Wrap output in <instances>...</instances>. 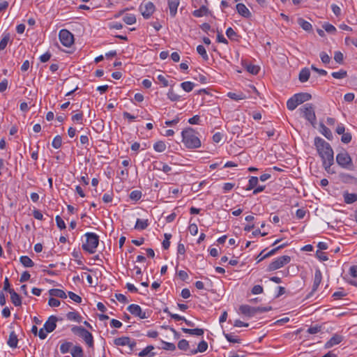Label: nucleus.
I'll use <instances>...</instances> for the list:
<instances>
[{"label":"nucleus","mask_w":357,"mask_h":357,"mask_svg":"<svg viewBox=\"0 0 357 357\" xmlns=\"http://www.w3.org/2000/svg\"><path fill=\"white\" fill-rule=\"evenodd\" d=\"M226 35L228 37V38L231 40L238 41L240 38V36L231 27H229L227 29Z\"/></svg>","instance_id":"nucleus-27"},{"label":"nucleus","mask_w":357,"mask_h":357,"mask_svg":"<svg viewBox=\"0 0 357 357\" xmlns=\"http://www.w3.org/2000/svg\"><path fill=\"white\" fill-rule=\"evenodd\" d=\"M321 280H322L321 272L320 270L317 269V270H316L315 273H314V278L313 283L319 285L321 282Z\"/></svg>","instance_id":"nucleus-52"},{"label":"nucleus","mask_w":357,"mask_h":357,"mask_svg":"<svg viewBox=\"0 0 357 357\" xmlns=\"http://www.w3.org/2000/svg\"><path fill=\"white\" fill-rule=\"evenodd\" d=\"M344 199L346 204H353L357 201V194L347 192L344 194Z\"/></svg>","instance_id":"nucleus-22"},{"label":"nucleus","mask_w":357,"mask_h":357,"mask_svg":"<svg viewBox=\"0 0 357 357\" xmlns=\"http://www.w3.org/2000/svg\"><path fill=\"white\" fill-rule=\"evenodd\" d=\"M301 109L303 113L305 119L310 121L312 126L314 127L317 119L313 105L312 104L307 103L304 105Z\"/></svg>","instance_id":"nucleus-4"},{"label":"nucleus","mask_w":357,"mask_h":357,"mask_svg":"<svg viewBox=\"0 0 357 357\" xmlns=\"http://www.w3.org/2000/svg\"><path fill=\"white\" fill-rule=\"evenodd\" d=\"M178 348L182 351H187L189 349V342L185 339L181 340L178 343Z\"/></svg>","instance_id":"nucleus-48"},{"label":"nucleus","mask_w":357,"mask_h":357,"mask_svg":"<svg viewBox=\"0 0 357 357\" xmlns=\"http://www.w3.org/2000/svg\"><path fill=\"white\" fill-rule=\"evenodd\" d=\"M334 59L337 63H340V64L343 63V61H344L343 54L340 51L335 52Z\"/></svg>","instance_id":"nucleus-50"},{"label":"nucleus","mask_w":357,"mask_h":357,"mask_svg":"<svg viewBox=\"0 0 357 357\" xmlns=\"http://www.w3.org/2000/svg\"><path fill=\"white\" fill-rule=\"evenodd\" d=\"M246 70L252 75H257L259 71V67L255 65L249 64L246 66Z\"/></svg>","instance_id":"nucleus-49"},{"label":"nucleus","mask_w":357,"mask_h":357,"mask_svg":"<svg viewBox=\"0 0 357 357\" xmlns=\"http://www.w3.org/2000/svg\"><path fill=\"white\" fill-rule=\"evenodd\" d=\"M49 294L53 297H58L61 298H66L67 297L66 294L61 289H51L49 290Z\"/></svg>","instance_id":"nucleus-21"},{"label":"nucleus","mask_w":357,"mask_h":357,"mask_svg":"<svg viewBox=\"0 0 357 357\" xmlns=\"http://www.w3.org/2000/svg\"><path fill=\"white\" fill-rule=\"evenodd\" d=\"M240 312L245 316L249 317H254L257 314V307H252L248 305H242L239 307Z\"/></svg>","instance_id":"nucleus-11"},{"label":"nucleus","mask_w":357,"mask_h":357,"mask_svg":"<svg viewBox=\"0 0 357 357\" xmlns=\"http://www.w3.org/2000/svg\"><path fill=\"white\" fill-rule=\"evenodd\" d=\"M320 58L321 61L325 64L329 63L331 61L330 56L325 52H321L320 53Z\"/></svg>","instance_id":"nucleus-59"},{"label":"nucleus","mask_w":357,"mask_h":357,"mask_svg":"<svg viewBox=\"0 0 357 357\" xmlns=\"http://www.w3.org/2000/svg\"><path fill=\"white\" fill-rule=\"evenodd\" d=\"M167 97L172 101H178L180 100L181 96L176 93L173 89H170L167 93Z\"/></svg>","instance_id":"nucleus-46"},{"label":"nucleus","mask_w":357,"mask_h":357,"mask_svg":"<svg viewBox=\"0 0 357 357\" xmlns=\"http://www.w3.org/2000/svg\"><path fill=\"white\" fill-rule=\"evenodd\" d=\"M287 245V243H284V244H282L280 245H278V247H276V248L272 249L271 250H270L268 252H267L264 255H262V254L264 252V250H263L257 257V262L259 263V262L261 261L263 259H266L267 257H269L275 255L278 250L284 248Z\"/></svg>","instance_id":"nucleus-12"},{"label":"nucleus","mask_w":357,"mask_h":357,"mask_svg":"<svg viewBox=\"0 0 357 357\" xmlns=\"http://www.w3.org/2000/svg\"><path fill=\"white\" fill-rule=\"evenodd\" d=\"M321 326L316 325V326L310 327L307 329V332L310 334H316L321 331Z\"/></svg>","instance_id":"nucleus-60"},{"label":"nucleus","mask_w":357,"mask_h":357,"mask_svg":"<svg viewBox=\"0 0 357 357\" xmlns=\"http://www.w3.org/2000/svg\"><path fill=\"white\" fill-rule=\"evenodd\" d=\"M182 142L188 149H197L201 146V141L196 135L195 130L188 128L181 132Z\"/></svg>","instance_id":"nucleus-2"},{"label":"nucleus","mask_w":357,"mask_h":357,"mask_svg":"<svg viewBox=\"0 0 357 357\" xmlns=\"http://www.w3.org/2000/svg\"><path fill=\"white\" fill-rule=\"evenodd\" d=\"M20 261L25 267H33L34 266L33 261L28 256L20 257Z\"/></svg>","instance_id":"nucleus-34"},{"label":"nucleus","mask_w":357,"mask_h":357,"mask_svg":"<svg viewBox=\"0 0 357 357\" xmlns=\"http://www.w3.org/2000/svg\"><path fill=\"white\" fill-rule=\"evenodd\" d=\"M86 329L82 326H73L71 329L72 332L76 335H78L79 337L81 336V334H83L84 331H86Z\"/></svg>","instance_id":"nucleus-53"},{"label":"nucleus","mask_w":357,"mask_h":357,"mask_svg":"<svg viewBox=\"0 0 357 357\" xmlns=\"http://www.w3.org/2000/svg\"><path fill=\"white\" fill-rule=\"evenodd\" d=\"M58 318L56 316H50L44 324V328L46 333L54 331L56 327V321Z\"/></svg>","instance_id":"nucleus-10"},{"label":"nucleus","mask_w":357,"mask_h":357,"mask_svg":"<svg viewBox=\"0 0 357 357\" xmlns=\"http://www.w3.org/2000/svg\"><path fill=\"white\" fill-rule=\"evenodd\" d=\"M208 9L205 6H202L199 9L193 11L192 15L196 17H201L208 13Z\"/></svg>","instance_id":"nucleus-28"},{"label":"nucleus","mask_w":357,"mask_h":357,"mask_svg":"<svg viewBox=\"0 0 357 357\" xmlns=\"http://www.w3.org/2000/svg\"><path fill=\"white\" fill-rule=\"evenodd\" d=\"M310 75V70L307 68H304L301 70V72L299 73L298 79L301 82H305L308 80Z\"/></svg>","instance_id":"nucleus-23"},{"label":"nucleus","mask_w":357,"mask_h":357,"mask_svg":"<svg viewBox=\"0 0 357 357\" xmlns=\"http://www.w3.org/2000/svg\"><path fill=\"white\" fill-rule=\"evenodd\" d=\"M18 339L14 331H12L9 335L8 344L12 348H16L17 346Z\"/></svg>","instance_id":"nucleus-24"},{"label":"nucleus","mask_w":357,"mask_h":357,"mask_svg":"<svg viewBox=\"0 0 357 357\" xmlns=\"http://www.w3.org/2000/svg\"><path fill=\"white\" fill-rule=\"evenodd\" d=\"M139 10L145 19H149L155 11V6L151 1H148L140 5Z\"/></svg>","instance_id":"nucleus-8"},{"label":"nucleus","mask_w":357,"mask_h":357,"mask_svg":"<svg viewBox=\"0 0 357 357\" xmlns=\"http://www.w3.org/2000/svg\"><path fill=\"white\" fill-rule=\"evenodd\" d=\"M114 343L116 346H126L129 344L130 343V337H121L114 339Z\"/></svg>","instance_id":"nucleus-29"},{"label":"nucleus","mask_w":357,"mask_h":357,"mask_svg":"<svg viewBox=\"0 0 357 357\" xmlns=\"http://www.w3.org/2000/svg\"><path fill=\"white\" fill-rule=\"evenodd\" d=\"M316 257L321 261H327L328 259L326 254L320 250L316 252Z\"/></svg>","instance_id":"nucleus-62"},{"label":"nucleus","mask_w":357,"mask_h":357,"mask_svg":"<svg viewBox=\"0 0 357 357\" xmlns=\"http://www.w3.org/2000/svg\"><path fill=\"white\" fill-rule=\"evenodd\" d=\"M9 40V33L5 34L0 41V50H3L6 47Z\"/></svg>","instance_id":"nucleus-45"},{"label":"nucleus","mask_w":357,"mask_h":357,"mask_svg":"<svg viewBox=\"0 0 357 357\" xmlns=\"http://www.w3.org/2000/svg\"><path fill=\"white\" fill-rule=\"evenodd\" d=\"M195 84L191 82H184L181 84V87L186 92L192 91Z\"/></svg>","instance_id":"nucleus-42"},{"label":"nucleus","mask_w":357,"mask_h":357,"mask_svg":"<svg viewBox=\"0 0 357 357\" xmlns=\"http://www.w3.org/2000/svg\"><path fill=\"white\" fill-rule=\"evenodd\" d=\"M71 355L73 357H84L83 349L80 346H75L72 349Z\"/></svg>","instance_id":"nucleus-33"},{"label":"nucleus","mask_w":357,"mask_h":357,"mask_svg":"<svg viewBox=\"0 0 357 357\" xmlns=\"http://www.w3.org/2000/svg\"><path fill=\"white\" fill-rule=\"evenodd\" d=\"M72 120L74 122H78V123L82 124L83 114L81 112V113H78V114L73 115L72 116Z\"/></svg>","instance_id":"nucleus-63"},{"label":"nucleus","mask_w":357,"mask_h":357,"mask_svg":"<svg viewBox=\"0 0 357 357\" xmlns=\"http://www.w3.org/2000/svg\"><path fill=\"white\" fill-rule=\"evenodd\" d=\"M182 331L185 333H188L190 335H195L197 336H202L203 335L204 331L202 328H182Z\"/></svg>","instance_id":"nucleus-19"},{"label":"nucleus","mask_w":357,"mask_h":357,"mask_svg":"<svg viewBox=\"0 0 357 357\" xmlns=\"http://www.w3.org/2000/svg\"><path fill=\"white\" fill-rule=\"evenodd\" d=\"M224 336L225 338L231 343H241V339L238 338L237 336H235L232 335L231 333H223Z\"/></svg>","instance_id":"nucleus-37"},{"label":"nucleus","mask_w":357,"mask_h":357,"mask_svg":"<svg viewBox=\"0 0 357 357\" xmlns=\"http://www.w3.org/2000/svg\"><path fill=\"white\" fill-rule=\"evenodd\" d=\"M10 300L15 306H20L22 305V300L18 294L15 290L10 291Z\"/></svg>","instance_id":"nucleus-18"},{"label":"nucleus","mask_w":357,"mask_h":357,"mask_svg":"<svg viewBox=\"0 0 357 357\" xmlns=\"http://www.w3.org/2000/svg\"><path fill=\"white\" fill-rule=\"evenodd\" d=\"M320 132L321 133L328 139L331 140L333 139V134L329 128H328L323 123H320Z\"/></svg>","instance_id":"nucleus-20"},{"label":"nucleus","mask_w":357,"mask_h":357,"mask_svg":"<svg viewBox=\"0 0 357 357\" xmlns=\"http://www.w3.org/2000/svg\"><path fill=\"white\" fill-rule=\"evenodd\" d=\"M352 136L351 134L349 132H345L342 135L341 137L342 142L344 144H348L351 141Z\"/></svg>","instance_id":"nucleus-55"},{"label":"nucleus","mask_w":357,"mask_h":357,"mask_svg":"<svg viewBox=\"0 0 357 357\" xmlns=\"http://www.w3.org/2000/svg\"><path fill=\"white\" fill-rule=\"evenodd\" d=\"M291 261V257L287 255L280 257L272 261L268 266L267 270L268 271H273L283 267L285 264H287Z\"/></svg>","instance_id":"nucleus-5"},{"label":"nucleus","mask_w":357,"mask_h":357,"mask_svg":"<svg viewBox=\"0 0 357 357\" xmlns=\"http://www.w3.org/2000/svg\"><path fill=\"white\" fill-rule=\"evenodd\" d=\"M153 149L157 152H163L166 149V145L164 142L158 141L153 145Z\"/></svg>","instance_id":"nucleus-41"},{"label":"nucleus","mask_w":357,"mask_h":357,"mask_svg":"<svg viewBox=\"0 0 357 357\" xmlns=\"http://www.w3.org/2000/svg\"><path fill=\"white\" fill-rule=\"evenodd\" d=\"M258 184V178L256 176H251L249 179L248 185L246 190H250L255 188Z\"/></svg>","instance_id":"nucleus-38"},{"label":"nucleus","mask_w":357,"mask_h":357,"mask_svg":"<svg viewBox=\"0 0 357 357\" xmlns=\"http://www.w3.org/2000/svg\"><path fill=\"white\" fill-rule=\"evenodd\" d=\"M149 225L148 220H141L138 218L136 221L135 229L143 230L145 229Z\"/></svg>","instance_id":"nucleus-31"},{"label":"nucleus","mask_w":357,"mask_h":357,"mask_svg":"<svg viewBox=\"0 0 357 357\" xmlns=\"http://www.w3.org/2000/svg\"><path fill=\"white\" fill-rule=\"evenodd\" d=\"M72 346H73L72 342H65L61 344L60 351L62 354H66L69 351V350L72 347Z\"/></svg>","instance_id":"nucleus-43"},{"label":"nucleus","mask_w":357,"mask_h":357,"mask_svg":"<svg viewBox=\"0 0 357 357\" xmlns=\"http://www.w3.org/2000/svg\"><path fill=\"white\" fill-rule=\"evenodd\" d=\"M163 344L162 349L165 350L174 351L176 349V346L173 343L162 341Z\"/></svg>","instance_id":"nucleus-54"},{"label":"nucleus","mask_w":357,"mask_h":357,"mask_svg":"<svg viewBox=\"0 0 357 357\" xmlns=\"http://www.w3.org/2000/svg\"><path fill=\"white\" fill-rule=\"evenodd\" d=\"M197 52L199 54L202 56L204 60L207 61L208 59V56L206 53L205 47L203 45H198L197 47Z\"/></svg>","instance_id":"nucleus-39"},{"label":"nucleus","mask_w":357,"mask_h":357,"mask_svg":"<svg viewBox=\"0 0 357 357\" xmlns=\"http://www.w3.org/2000/svg\"><path fill=\"white\" fill-rule=\"evenodd\" d=\"M331 75L335 79H343V78H345L347 76V73L344 70H340L338 72H333V73H332Z\"/></svg>","instance_id":"nucleus-44"},{"label":"nucleus","mask_w":357,"mask_h":357,"mask_svg":"<svg viewBox=\"0 0 357 357\" xmlns=\"http://www.w3.org/2000/svg\"><path fill=\"white\" fill-rule=\"evenodd\" d=\"M86 243L82 245V249L88 252L93 254L98 245L99 237L94 233H86Z\"/></svg>","instance_id":"nucleus-3"},{"label":"nucleus","mask_w":357,"mask_h":357,"mask_svg":"<svg viewBox=\"0 0 357 357\" xmlns=\"http://www.w3.org/2000/svg\"><path fill=\"white\" fill-rule=\"evenodd\" d=\"M62 144V138L60 135H56L52 142V145L54 149H59Z\"/></svg>","instance_id":"nucleus-47"},{"label":"nucleus","mask_w":357,"mask_h":357,"mask_svg":"<svg viewBox=\"0 0 357 357\" xmlns=\"http://www.w3.org/2000/svg\"><path fill=\"white\" fill-rule=\"evenodd\" d=\"M227 96L234 100H240L245 98V96L243 93H236L229 92Z\"/></svg>","instance_id":"nucleus-40"},{"label":"nucleus","mask_w":357,"mask_h":357,"mask_svg":"<svg viewBox=\"0 0 357 357\" xmlns=\"http://www.w3.org/2000/svg\"><path fill=\"white\" fill-rule=\"evenodd\" d=\"M295 98L297 99L299 105L306 102L312 98L311 94L308 93H299L294 95Z\"/></svg>","instance_id":"nucleus-17"},{"label":"nucleus","mask_w":357,"mask_h":357,"mask_svg":"<svg viewBox=\"0 0 357 357\" xmlns=\"http://www.w3.org/2000/svg\"><path fill=\"white\" fill-rule=\"evenodd\" d=\"M129 197L132 200L137 201L142 197V192L139 190H133L130 192Z\"/></svg>","instance_id":"nucleus-51"},{"label":"nucleus","mask_w":357,"mask_h":357,"mask_svg":"<svg viewBox=\"0 0 357 357\" xmlns=\"http://www.w3.org/2000/svg\"><path fill=\"white\" fill-rule=\"evenodd\" d=\"M86 342V344L91 348L93 347V337L92 334L87 330L81 334L80 336Z\"/></svg>","instance_id":"nucleus-16"},{"label":"nucleus","mask_w":357,"mask_h":357,"mask_svg":"<svg viewBox=\"0 0 357 357\" xmlns=\"http://www.w3.org/2000/svg\"><path fill=\"white\" fill-rule=\"evenodd\" d=\"M337 163L343 168H348L352 165V160L349 153L344 151L336 155Z\"/></svg>","instance_id":"nucleus-7"},{"label":"nucleus","mask_w":357,"mask_h":357,"mask_svg":"<svg viewBox=\"0 0 357 357\" xmlns=\"http://www.w3.org/2000/svg\"><path fill=\"white\" fill-rule=\"evenodd\" d=\"M59 38L65 47H70L74 43V36L67 29H61L59 33Z\"/></svg>","instance_id":"nucleus-6"},{"label":"nucleus","mask_w":357,"mask_h":357,"mask_svg":"<svg viewBox=\"0 0 357 357\" xmlns=\"http://www.w3.org/2000/svg\"><path fill=\"white\" fill-rule=\"evenodd\" d=\"M180 3V0H167L168 8L171 17H174L177 13V9Z\"/></svg>","instance_id":"nucleus-13"},{"label":"nucleus","mask_w":357,"mask_h":357,"mask_svg":"<svg viewBox=\"0 0 357 357\" xmlns=\"http://www.w3.org/2000/svg\"><path fill=\"white\" fill-rule=\"evenodd\" d=\"M67 319L73 320L78 323L81 322L82 317L76 312H70L66 314Z\"/></svg>","instance_id":"nucleus-35"},{"label":"nucleus","mask_w":357,"mask_h":357,"mask_svg":"<svg viewBox=\"0 0 357 357\" xmlns=\"http://www.w3.org/2000/svg\"><path fill=\"white\" fill-rule=\"evenodd\" d=\"M128 310L132 315L135 317H138L140 319H146L147 318L146 314L145 312L142 310V308L139 305L136 304H131L128 307Z\"/></svg>","instance_id":"nucleus-9"},{"label":"nucleus","mask_w":357,"mask_h":357,"mask_svg":"<svg viewBox=\"0 0 357 357\" xmlns=\"http://www.w3.org/2000/svg\"><path fill=\"white\" fill-rule=\"evenodd\" d=\"M189 231L192 236H195L198 232V227L196 224H190L189 227Z\"/></svg>","instance_id":"nucleus-64"},{"label":"nucleus","mask_w":357,"mask_h":357,"mask_svg":"<svg viewBox=\"0 0 357 357\" xmlns=\"http://www.w3.org/2000/svg\"><path fill=\"white\" fill-rule=\"evenodd\" d=\"M314 146L322 160L324 169L326 172H329L330 168L334 162L333 149L328 142L319 137L314 138Z\"/></svg>","instance_id":"nucleus-1"},{"label":"nucleus","mask_w":357,"mask_h":357,"mask_svg":"<svg viewBox=\"0 0 357 357\" xmlns=\"http://www.w3.org/2000/svg\"><path fill=\"white\" fill-rule=\"evenodd\" d=\"M60 301L52 296L48 301V305L50 307H59L60 305Z\"/></svg>","instance_id":"nucleus-61"},{"label":"nucleus","mask_w":357,"mask_h":357,"mask_svg":"<svg viewBox=\"0 0 357 357\" xmlns=\"http://www.w3.org/2000/svg\"><path fill=\"white\" fill-rule=\"evenodd\" d=\"M68 296L71 300L77 303H80L82 302V298L72 291L68 292Z\"/></svg>","instance_id":"nucleus-58"},{"label":"nucleus","mask_w":357,"mask_h":357,"mask_svg":"<svg viewBox=\"0 0 357 357\" xmlns=\"http://www.w3.org/2000/svg\"><path fill=\"white\" fill-rule=\"evenodd\" d=\"M207 348H208L207 342L204 340H202L198 344L197 349L195 350H192L191 351V353L192 354H195L197 352H204L205 351H206Z\"/></svg>","instance_id":"nucleus-30"},{"label":"nucleus","mask_w":357,"mask_h":357,"mask_svg":"<svg viewBox=\"0 0 357 357\" xmlns=\"http://www.w3.org/2000/svg\"><path fill=\"white\" fill-rule=\"evenodd\" d=\"M236 10L239 15L245 18H250L252 15L248 8L241 3L236 4Z\"/></svg>","instance_id":"nucleus-15"},{"label":"nucleus","mask_w":357,"mask_h":357,"mask_svg":"<svg viewBox=\"0 0 357 357\" xmlns=\"http://www.w3.org/2000/svg\"><path fill=\"white\" fill-rule=\"evenodd\" d=\"M323 28L328 33H335L336 31L335 27L329 23H325Z\"/></svg>","instance_id":"nucleus-57"},{"label":"nucleus","mask_w":357,"mask_h":357,"mask_svg":"<svg viewBox=\"0 0 357 357\" xmlns=\"http://www.w3.org/2000/svg\"><path fill=\"white\" fill-rule=\"evenodd\" d=\"M123 20L126 24L131 25L136 22V17L133 14H126Z\"/></svg>","instance_id":"nucleus-36"},{"label":"nucleus","mask_w":357,"mask_h":357,"mask_svg":"<svg viewBox=\"0 0 357 357\" xmlns=\"http://www.w3.org/2000/svg\"><path fill=\"white\" fill-rule=\"evenodd\" d=\"M343 340V337L338 334H335L326 344L324 347L329 349L336 344H340Z\"/></svg>","instance_id":"nucleus-14"},{"label":"nucleus","mask_w":357,"mask_h":357,"mask_svg":"<svg viewBox=\"0 0 357 357\" xmlns=\"http://www.w3.org/2000/svg\"><path fill=\"white\" fill-rule=\"evenodd\" d=\"M154 349V347L152 345L147 346L145 349H144L142 351H140L138 354L139 357H144L149 354L150 356H153L155 353H150L152 350Z\"/></svg>","instance_id":"nucleus-32"},{"label":"nucleus","mask_w":357,"mask_h":357,"mask_svg":"<svg viewBox=\"0 0 357 357\" xmlns=\"http://www.w3.org/2000/svg\"><path fill=\"white\" fill-rule=\"evenodd\" d=\"M297 22H298V24L300 25V26L303 30H305L306 31H312V24L309 22L305 20L304 19H303L301 17L298 18Z\"/></svg>","instance_id":"nucleus-25"},{"label":"nucleus","mask_w":357,"mask_h":357,"mask_svg":"<svg viewBox=\"0 0 357 357\" xmlns=\"http://www.w3.org/2000/svg\"><path fill=\"white\" fill-rule=\"evenodd\" d=\"M55 220H56V225L59 229H66V224L59 215H56L55 218Z\"/></svg>","instance_id":"nucleus-56"},{"label":"nucleus","mask_w":357,"mask_h":357,"mask_svg":"<svg viewBox=\"0 0 357 357\" xmlns=\"http://www.w3.org/2000/svg\"><path fill=\"white\" fill-rule=\"evenodd\" d=\"M298 105L299 103L297 101V99L295 98L294 95L287 102V107L291 111L295 109Z\"/></svg>","instance_id":"nucleus-26"}]
</instances>
